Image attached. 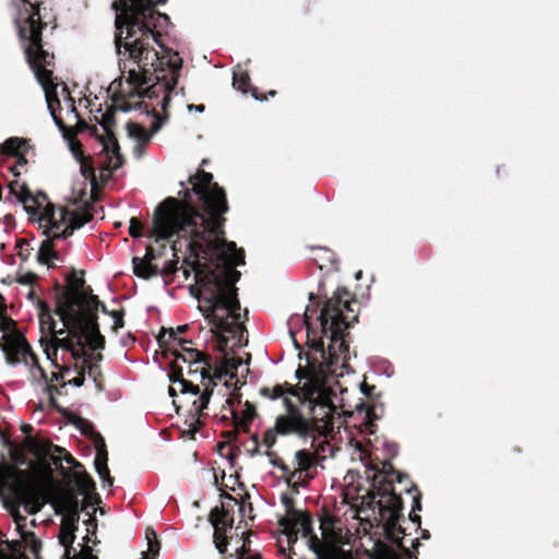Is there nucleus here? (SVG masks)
<instances>
[{
  "label": "nucleus",
  "instance_id": "nucleus-28",
  "mask_svg": "<svg viewBox=\"0 0 559 559\" xmlns=\"http://www.w3.org/2000/svg\"><path fill=\"white\" fill-rule=\"evenodd\" d=\"M239 318H241L240 314H239ZM224 319L227 320V323L229 324V326L231 329L230 331L221 330L213 322H211L209 319H206L209 321V323L213 325L211 331L216 335V338H217L216 349L218 352H225V349L228 345V337L225 336L224 333H234L236 331L245 330V326L240 322V319L235 320L233 317L229 316V313Z\"/></svg>",
  "mask_w": 559,
  "mask_h": 559
},
{
  "label": "nucleus",
  "instance_id": "nucleus-64",
  "mask_svg": "<svg viewBox=\"0 0 559 559\" xmlns=\"http://www.w3.org/2000/svg\"><path fill=\"white\" fill-rule=\"evenodd\" d=\"M84 381H85V368L80 367V369L78 371V376L74 377L73 379L69 380L67 382V384H71L74 386H82L84 384Z\"/></svg>",
  "mask_w": 559,
  "mask_h": 559
},
{
  "label": "nucleus",
  "instance_id": "nucleus-1",
  "mask_svg": "<svg viewBox=\"0 0 559 559\" xmlns=\"http://www.w3.org/2000/svg\"><path fill=\"white\" fill-rule=\"evenodd\" d=\"M213 179L211 173L198 169L188 179L191 188L179 191L180 199L167 197L163 200L153 213L151 237L155 242L169 241L175 236L188 241L189 257L183 263L192 266L198 285L191 286L190 293L199 300L198 308L205 319L221 330L230 331L227 320L216 311L224 308L235 320L239 319L236 283L241 274L236 266L245 264V251L229 242L227 249L234 253L227 263L209 267L199 261L202 253L213 249L214 239L224 238L225 214L229 211L225 189ZM180 186L185 187V183L181 181Z\"/></svg>",
  "mask_w": 559,
  "mask_h": 559
},
{
  "label": "nucleus",
  "instance_id": "nucleus-46",
  "mask_svg": "<svg viewBox=\"0 0 559 559\" xmlns=\"http://www.w3.org/2000/svg\"><path fill=\"white\" fill-rule=\"evenodd\" d=\"M362 409L366 412V420L364 424L367 426V429L369 430V432L373 433V430H372V427L374 426L373 421L379 419V417H380L377 414V405L374 403H371V404L362 403L358 407V411H362Z\"/></svg>",
  "mask_w": 559,
  "mask_h": 559
},
{
  "label": "nucleus",
  "instance_id": "nucleus-57",
  "mask_svg": "<svg viewBox=\"0 0 559 559\" xmlns=\"http://www.w3.org/2000/svg\"><path fill=\"white\" fill-rule=\"evenodd\" d=\"M110 317L114 319V325L112 331L117 332L119 329L123 328L124 325V310H111Z\"/></svg>",
  "mask_w": 559,
  "mask_h": 559
},
{
  "label": "nucleus",
  "instance_id": "nucleus-33",
  "mask_svg": "<svg viewBox=\"0 0 559 559\" xmlns=\"http://www.w3.org/2000/svg\"><path fill=\"white\" fill-rule=\"evenodd\" d=\"M28 143L25 139L10 138L0 144V154L15 157L28 151Z\"/></svg>",
  "mask_w": 559,
  "mask_h": 559
},
{
  "label": "nucleus",
  "instance_id": "nucleus-23",
  "mask_svg": "<svg viewBox=\"0 0 559 559\" xmlns=\"http://www.w3.org/2000/svg\"><path fill=\"white\" fill-rule=\"evenodd\" d=\"M80 514L72 512L71 514H64L61 522L59 543L66 548L64 556H69L73 549L72 545L75 539V531L78 530V523Z\"/></svg>",
  "mask_w": 559,
  "mask_h": 559
},
{
  "label": "nucleus",
  "instance_id": "nucleus-18",
  "mask_svg": "<svg viewBox=\"0 0 559 559\" xmlns=\"http://www.w3.org/2000/svg\"><path fill=\"white\" fill-rule=\"evenodd\" d=\"M69 420L74 424L83 435L94 436V442L97 450L96 456H95V469L99 477L103 479L105 484H107L109 487L114 485V478L110 476L109 468L107 465L108 461V453L106 450V444L104 438L98 433L94 431V428L91 423H88L86 419L71 415L69 417Z\"/></svg>",
  "mask_w": 559,
  "mask_h": 559
},
{
  "label": "nucleus",
  "instance_id": "nucleus-7",
  "mask_svg": "<svg viewBox=\"0 0 559 559\" xmlns=\"http://www.w3.org/2000/svg\"><path fill=\"white\" fill-rule=\"evenodd\" d=\"M132 98L133 97H130V91L127 95L122 91H118L117 88L115 90L111 97L112 104L107 107L100 119L95 117L96 121L104 129L105 134H99L96 126H87L85 122H82V124L90 130L91 134L97 138L99 143L103 145V151L108 155L109 163L104 169H102V173H108L107 176H109L114 170L120 168L124 162L123 156L120 153L118 140L114 132L116 127V112L118 110L127 112L133 108H140L144 104L140 100L133 105L131 102ZM102 176H104V174H102Z\"/></svg>",
  "mask_w": 559,
  "mask_h": 559
},
{
  "label": "nucleus",
  "instance_id": "nucleus-35",
  "mask_svg": "<svg viewBox=\"0 0 559 559\" xmlns=\"http://www.w3.org/2000/svg\"><path fill=\"white\" fill-rule=\"evenodd\" d=\"M402 490L406 491L407 493L412 495L413 498V506L412 511L409 513V520L413 523H417L420 525L421 519L418 514H416V511L421 510V493L417 486L415 484H411V487L404 486Z\"/></svg>",
  "mask_w": 559,
  "mask_h": 559
},
{
  "label": "nucleus",
  "instance_id": "nucleus-54",
  "mask_svg": "<svg viewBox=\"0 0 559 559\" xmlns=\"http://www.w3.org/2000/svg\"><path fill=\"white\" fill-rule=\"evenodd\" d=\"M64 557L66 559H98V557L93 554V549L87 545L83 546L80 552H74L73 556L70 554Z\"/></svg>",
  "mask_w": 559,
  "mask_h": 559
},
{
  "label": "nucleus",
  "instance_id": "nucleus-14",
  "mask_svg": "<svg viewBox=\"0 0 559 559\" xmlns=\"http://www.w3.org/2000/svg\"><path fill=\"white\" fill-rule=\"evenodd\" d=\"M2 340L1 349L5 355L8 364L15 366L23 362L26 366L36 367L40 372V377L47 379V372L40 367L36 354L22 333L19 331L5 333Z\"/></svg>",
  "mask_w": 559,
  "mask_h": 559
},
{
  "label": "nucleus",
  "instance_id": "nucleus-8",
  "mask_svg": "<svg viewBox=\"0 0 559 559\" xmlns=\"http://www.w3.org/2000/svg\"><path fill=\"white\" fill-rule=\"evenodd\" d=\"M309 300L313 304V308L307 307L305 311V323L309 329L310 320L317 313L319 307L318 296L313 293L309 294ZM348 328L345 326H321V333L324 337L330 340L328 348H324V342L322 337L316 338L310 336V331H307V343L308 345L321 354L328 372H333L334 369L340 365H344L349 358V344L346 340L349 334L346 332Z\"/></svg>",
  "mask_w": 559,
  "mask_h": 559
},
{
  "label": "nucleus",
  "instance_id": "nucleus-51",
  "mask_svg": "<svg viewBox=\"0 0 559 559\" xmlns=\"http://www.w3.org/2000/svg\"><path fill=\"white\" fill-rule=\"evenodd\" d=\"M53 454L56 456H60L61 461L64 460L68 464H72L74 468L78 471L79 468H83V464L78 462L66 449L60 448L58 445L53 447Z\"/></svg>",
  "mask_w": 559,
  "mask_h": 559
},
{
  "label": "nucleus",
  "instance_id": "nucleus-52",
  "mask_svg": "<svg viewBox=\"0 0 559 559\" xmlns=\"http://www.w3.org/2000/svg\"><path fill=\"white\" fill-rule=\"evenodd\" d=\"M338 520L325 508L322 509L320 514V530L325 531L330 527H335Z\"/></svg>",
  "mask_w": 559,
  "mask_h": 559
},
{
  "label": "nucleus",
  "instance_id": "nucleus-5",
  "mask_svg": "<svg viewBox=\"0 0 559 559\" xmlns=\"http://www.w3.org/2000/svg\"><path fill=\"white\" fill-rule=\"evenodd\" d=\"M9 193L5 201L21 203L24 210L35 216L39 223H47L50 229H55L53 238L68 239L76 229L93 219V214L87 209L70 210L60 206L56 211L55 204L49 202L45 192L33 193L26 182L14 180L8 185Z\"/></svg>",
  "mask_w": 559,
  "mask_h": 559
},
{
  "label": "nucleus",
  "instance_id": "nucleus-25",
  "mask_svg": "<svg viewBox=\"0 0 559 559\" xmlns=\"http://www.w3.org/2000/svg\"><path fill=\"white\" fill-rule=\"evenodd\" d=\"M24 445L28 452L36 455L38 459L49 457L55 465L61 463V457L53 454V444L49 441L37 439L33 436H26Z\"/></svg>",
  "mask_w": 559,
  "mask_h": 559
},
{
  "label": "nucleus",
  "instance_id": "nucleus-19",
  "mask_svg": "<svg viewBox=\"0 0 559 559\" xmlns=\"http://www.w3.org/2000/svg\"><path fill=\"white\" fill-rule=\"evenodd\" d=\"M67 286L64 288L57 282L55 289L57 293V307L64 309H75V302L82 297V288L85 285L84 271L72 270L66 276Z\"/></svg>",
  "mask_w": 559,
  "mask_h": 559
},
{
  "label": "nucleus",
  "instance_id": "nucleus-45",
  "mask_svg": "<svg viewBox=\"0 0 559 559\" xmlns=\"http://www.w3.org/2000/svg\"><path fill=\"white\" fill-rule=\"evenodd\" d=\"M80 164H81V174L82 176L88 180L92 185V187H95L97 181H96V175H95V168L93 166V163H92V158L91 157H82L80 158Z\"/></svg>",
  "mask_w": 559,
  "mask_h": 559
},
{
  "label": "nucleus",
  "instance_id": "nucleus-48",
  "mask_svg": "<svg viewBox=\"0 0 559 559\" xmlns=\"http://www.w3.org/2000/svg\"><path fill=\"white\" fill-rule=\"evenodd\" d=\"M69 352L71 353V356L73 357V359H75V360L83 359V364H87L88 360H92V359L100 360L103 357L102 354H97V355L87 354L86 350L84 349L83 344L81 346L74 344L72 346V350H69Z\"/></svg>",
  "mask_w": 559,
  "mask_h": 559
},
{
  "label": "nucleus",
  "instance_id": "nucleus-16",
  "mask_svg": "<svg viewBox=\"0 0 559 559\" xmlns=\"http://www.w3.org/2000/svg\"><path fill=\"white\" fill-rule=\"evenodd\" d=\"M282 503L285 507L286 514L280 519L278 525L282 533L286 536V543L289 547L296 544L301 532L310 533L312 516L308 511H301L295 508V499L288 495L282 496Z\"/></svg>",
  "mask_w": 559,
  "mask_h": 559
},
{
  "label": "nucleus",
  "instance_id": "nucleus-53",
  "mask_svg": "<svg viewBox=\"0 0 559 559\" xmlns=\"http://www.w3.org/2000/svg\"><path fill=\"white\" fill-rule=\"evenodd\" d=\"M264 454L270 459L273 466L280 468L282 473H288V465L274 451L269 449Z\"/></svg>",
  "mask_w": 559,
  "mask_h": 559
},
{
  "label": "nucleus",
  "instance_id": "nucleus-43",
  "mask_svg": "<svg viewBox=\"0 0 559 559\" xmlns=\"http://www.w3.org/2000/svg\"><path fill=\"white\" fill-rule=\"evenodd\" d=\"M21 539L24 543V549H28L35 559H40L41 542L37 539L35 534L33 532H22Z\"/></svg>",
  "mask_w": 559,
  "mask_h": 559
},
{
  "label": "nucleus",
  "instance_id": "nucleus-24",
  "mask_svg": "<svg viewBox=\"0 0 559 559\" xmlns=\"http://www.w3.org/2000/svg\"><path fill=\"white\" fill-rule=\"evenodd\" d=\"M242 364L241 357H228L226 355L221 359L219 364L212 362V382H209V384L215 385L214 379L221 380L225 376H229L230 379L237 378V370Z\"/></svg>",
  "mask_w": 559,
  "mask_h": 559
},
{
  "label": "nucleus",
  "instance_id": "nucleus-47",
  "mask_svg": "<svg viewBox=\"0 0 559 559\" xmlns=\"http://www.w3.org/2000/svg\"><path fill=\"white\" fill-rule=\"evenodd\" d=\"M177 243H178V241H174V243L171 246V250L174 251L175 259L167 261L166 264L164 265L163 270L159 271V274H162L165 277H170V276L175 275V273L178 271L179 259L177 255V251H178Z\"/></svg>",
  "mask_w": 559,
  "mask_h": 559
},
{
  "label": "nucleus",
  "instance_id": "nucleus-27",
  "mask_svg": "<svg viewBox=\"0 0 559 559\" xmlns=\"http://www.w3.org/2000/svg\"><path fill=\"white\" fill-rule=\"evenodd\" d=\"M188 330H189L188 324L179 325L176 329L162 328L160 333L157 336L159 346L166 350L167 348H169L168 344L170 342H176L177 345L191 344L192 342L190 340L181 338V337L177 336L178 334L186 333Z\"/></svg>",
  "mask_w": 559,
  "mask_h": 559
},
{
  "label": "nucleus",
  "instance_id": "nucleus-50",
  "mask_svg": "<svg viewBox=\"0 0 559 559\" xmlns=\"http://www.w3.org/2000/svg\"><path fill=\"white\" fill-rule=\"evenodd\" d=\"M151 534H152L153 538H151L148 532L146 534V538H147V542H148L147 543L148 544V550H147V554L145 555L144 559H155V557L158 555L159 549H160V544L157 540V536H156L155 532L152 531Z\"/></svg>",
  "mask_w": 559,
  "mask_h": 559
},
{
  "label": "nucleus",
  "instance_id": "nucleus-37",
  "mask_svg": "<svg viewBox=\"0 0 559 559\" xmlns=\"http://www.w3.org/2000/svg\"><path fill=\"white\" fill-rule=\"evenodd\" d=\"M75 483L79 491L82 495H87L95 490V481L91 477V475L83 468H79L75 474Z\"/></svg>",
  "mask_w": 559,
  "mask_h": 559
},
{
  "label": "nucleus",
  "instance_id": "nucleus-15",
  "mask_svg": "<svg viewBox=\"0 0 559 559\" xmlns=\"http://www.w3.org/2000/svg\"><path fill=\"white\" fill-rule=\"evenodd\" d=\"M222 497L233 503H222L221 507L213 508L210 512L209 521L214 527L213 542L215 547L221 555H225L229 544L227 531L233 528L234 507L238 504V500L227 492H223Z\"/></svg>",
  "mask_w": 559,
  "mask_h": 559
},
{
  "label": "nucleus",
  "instance_id": "nucleus-61",
  "mask_svg": "<svg viewBox=\"0 0 559 559\" xmlns=\"http://www.w3.org/2000/svg\"><path fill=\"white\" fill-rule=\"evenodd\" d=\"M17 247L20 248V252H19L20 257L23 260L27 259L29 257V254H31V248H29L31 243H29V241L27 239H24V238L20 239L17 241Z\"/></svg>",
  "mask_w": 559,
  "mask_h": 559
},
{
  "label": "nucleus",
  "instance_id": "nucleus-4",
  "mask_svg": "<svg viewBox=\"0 0 559 559\" xmlns=\"http://www.w3.org/2000/svg\"><path fill=\"white\" fill-rule=\"evenodd\" d=\"M10 4L15 10L14 24L20 40L23 43L26 60L46 91L47 105L51 116H58L55 105L60 107V100L57 94L50 91L56 88V84L52 81V70L48 69L55 64V55L44 49L43 43V29L47 26L39 14L43 2L40 0H10Z\"/></svg>",
  "mask_w": 559,
  "mask_h": 559
},
{
  "label": "nucleus",
  "instance_id": "nucleus-30",
  "mask_svg": "<svg viewBox=\"0 0 559 559\" xmlns=\"http://www.w3.org/2000/svg\"><path fill=\"white\" fill-rule=\"evenodd\" d=\"M233 86L242 93H247L251 90V95L258 100H266L267 97L264 94H260L257 87L250 86V76L246 71L235 72L233 76Z\"/></svg>",
  "mask_w": 559,
  "mask_h": 559
},
{
  "label": "nucleus",
  "instance_id": "nucleus-39",
  "mask_svg": "<svg viewBox=\"0 0 559 559\" xmlns=\"http://www.w3.org/2000/svg\"><path fill=\"white\" fill-rule=\"evenodd\" d=\"M371 559H404L393 547L383 542L374 544Z\"/></svg>",
  "mask_w": 559,
  "mask_h": 559
},
{
  "label": "nucleus",
  "instance_id": "nucleus-20",
  "mask_svg": "<svg viewBox=\"0 0 559 559\" xmlns=\"http://www.w3.org/2000/svg\"><path fill=\"white\" fill-rule=\"evenodd\" d=\"M51 498L56 512L62 515L71 514L72 512L80 514L83 510L80 507L76 493L71 488L59 486L51 491Z\"/></svg>",
  "mask_w": 559,
  "mask_h": 559
},
{
  "label": "nucleus",
  "instance_id": "nucleus-38",
  "mask_svg": "<svg viewBox=\"0 0 559 559\" xmlns=\"http://www.w3.org/2000/svg\"><path fill=\"white\" fill-rule=\"evenodd\" d=\"M295 460L298 468L310 473L311 468L316 467L317 455L309 450L302 449L296 452Z\"/></svg>",
  "mask_w": 559,
  "mask_h": 559
},
{
  "label": "nucleus",
  "instance_id": "nucleus-6",
  "mask_svg": "<svg viewBox=\"0 0 559 559\" xmlns=\"http://www.w3.org/2000/svg\"><path fill=\"white\" fill-rule=\"evenodd\" d=\"M180 350L175 348H167L166 356H174V360L169 364V380L173 383H178L180 388V392L182 394H190L192 397L191 405L192 408L190 411L192 415V421L189 425V428L183 431L185 436H188L190 439H194L195 433L203 426L201 417L204 416V409L207 407L213 388H209V384L205 386L204 391L201 393L198 384L193 382V380H186L183 378V364L186 365H201V380H209L212 382L211 373H212V356L201 352L195 348L186 347V344L178 345Z\"/></svg>",
  "mask_w": 559,
  "mask_h": 559
},
{
  "label": "nucleus",
  "instance_id": "nucleus-58",
  "mask_svg": "<svg viewBox=\"0 0 559 559\" xmlns=\"http://www.w3.org/2000/svg\"><path fill=\"white\" fill-rule=\"evenodd\" d=\"M239 416L246 419L247 421H253V419L257 417L255 406L247 401L245 403V408L242 409Z\"/></svg>",
  "mask_w": 559,
  "mask_h": 559
},
{
  "label": "nucleus",
  "instance_id": "nucleus-3",
  "mask_svg": "<svg viewBox=\"0 0 559 559\" xmlns=\"http://www.w3.org/2000/svg\"><path fill=\"white\" fill-rule=\"evenodd\" d=\"M370 469L374 474L368 478L371 480V489L361 497L360 503L356 506V512L370 516L372 513L377 522L383 523L384 536L388 540L396 545L405 556H411L408 547L403 544V537H397L396 532L405 534L404 528L400 525L403 519V500L401 493L394 489V483L411 487L412 480L405 473L399 472L393 464L384 460L381 466L372 465Z\"/></svg>",
  "mask_w": 559,
  "mask_h": 559
},
{
  "label": "nucleus",
  "instance_id": "nucleus-31",
  "mask_svg": "<svg viewBox=\"0 0 559 559\" xmlns=\"http://www.w3.org/2000/svg\"><path fill=\"white\" fill-rule=\"evenodd\" d=\"M132 264L133 273L140 278L148 280L159 274L158 266L143 258L134 257L132 259Z\"/></svg>",
  "mask_w": 559,
  "mask_h": 559
},
{
  "label": "nucleus",
  "instance_id": "nucleus-21",
  "mask_svg": "<svg viewBox=\"0 0 559 559\" xmlns=\"http://www.w3.org/2000/svg\"><path fill=\"white\" fill-rule=\"evenodd\" d=\"M178 81V73L174 74L171 78V82H166L164 84L154 83L147 88H143V86L139 90L130 91V97H138V98H154L157 97L159 92L164 93V97L162 100V109L164 111L165 117H167V107L170 103V92L175 88Z\"/></svg>",
  "mask_w": 559,
  "mask_h": 559
},
{
  "label": "nucleus",
  "instance_id": "nucleus-62",
  "mask_svg": "<svg viewBox=\"0 0 559 559\" xmlns=\"http://www.w3.org/2000/svg\"><path fill=\"white\" fill-rule=\"evenodd\" d=\"M151 112H152V115L155 118V120L153 121V123H152V126L150 128V131H148V133L152 136L153 134H155V133H157L159 131V129L162 128V124H163V120L159 117V115L157 114V111L155 110V108H152Z\"/></svg>",
  "mask_w": 559,
  "mask_h": 559
},
{
  "label": "nucleus",
  "instance_id": "nucleus-11",
  "mask_svg": "<svg viewBox=\"0 0 559 559\" xmlns=\"http://www.w3.org/2000/svg\"><path fill=\"white\" fill-rule=\"evenodd\" d=\"M359 307L357 298L345 287H338L331 298L324 302L319 320L324 326L350 328L358 321V313L355 308Z\"/></svg>",
  "mask_w": 559,
  "mask_h": 559
},
{
  "label": "nucleus",
  "instance_id": "nucleus-17",
  "mask_svg": "<svg viewBox=\"0 0 559 559\" xmlns=\"http://www.w3.org/2000/svg\"><path fill=\"white\" fill-rule=\"evenodd\" d=\"M287 413L276 418V431L278 435H297L299 437L313 436L314 424L305 417L301 411L288 397H284Z\"/></svg>",
  "mask_w": 559,
  "mask_h": 559
},
{
  "label": "nucleus",
  "instance_id": "nucleus-10",
  "mask_svg": "<svg viewBox=\"0 0 559 559\" xmlns=\"http://www.w3.org/2000/svg\"><path fill=\"white\" fill-rule=\"evenodd\" d=\"M56 313L63 323L66 331H69L70 337L79 346L86 341L87 346L93 349L105 348V336L100 333L98 316H85L82 312H75V309L56 308Z\"/></svg>",
  "mask_w": 559,
  "mask_h": 559
},
{
  "label": "nucleus",
  "instance_id": "nucleus-40",
  "mask_svg": "<svg viewBox=\"0 0 559 559\" xmlns=\"http://www.w3.org/2000/svg\"><path fill=\"white\" fill-rule=\"evenodd\" d=\"M251 531H247L242 533V545L236 549V558L237 559H261V555L258 552L252 554L250 548V539Z\"/></svg>",
  "mask_w": 559,
  "mask_h": 559
},
{
  "label": "nucleus",
  "instance_id": "nucleus-42",
  "mask_svg": "<svg viewBox=\"0 0 559 559\" xmlns=\"http://www.w3.org/2000/svg\"><path fill=\"white\" fill-rule=\"evenodd\" d=\"M127 131L128 135L135 139L138 142L148 143L151 141V134L148 131L138 122H128Z\"/></svg>",
  "mask_w": 559,
  "mask_h": 559
},
{
  "label": "nucleus",
  "instance_id": "nucleus-36",
  "mask_svg": "<svg viewBox=\"0 0 559 559\" xmlns=\"http://www.w3.org/2000/svg\"><path fill=\"white\" fill-rule=\"evenodd\" d=\"M51 350L46 348V354L48 359L56 360L57 359V350L58 348H63L66 350H72V346L75 344L72 337H58L59 334H51Z\"/></svg>",
  "mask_w": 559,
  "mask_h": 559
},
{
  "label": "nucleus",
  "instance_id": "nucleus-13",
  "mask_svg": "<svg viewBox=\"0 0 559 559\" xmlns=\"http://www.w3.org/2000/svg\"><path fill=\"white\" fill-rule=\"evenodd\" d=\"M299 535L307 539V545L316 555V559H354L350 551L341 547L342 534L336 527L321 531V537H318L311 523L310 533L301 532Z\"/></svg>",
  "mask_w": 559,
  "mask_h": 559
},
{
  "label": "nucleus",
  "instance_id": "nucleus-34",
  "mask_svg": "<svg viewBox=\"0 0 559 559\" xmlns=\"http://www.w3.org/2000/svg\"><path fill=\"white\" fill-rule=\"evenodd\" d=\"M39 323L40 329L45 330L47 329L50 334H64L66 330L60 329L56 330V321L53 320L51 316V311L49 306L45 302L39 300Z\"/></svg>",
  "mask_w": 559,
  "mask_h": 559
},
{
  "label": "nucleus",
  "instance_id": "nucleus-44",
  "mask_svg": "<svg viewBox=\"0 0 559 559\" xmlns=\"http://www.w3.org/2000/svg\"><path fill=\"white\" fill-rule=\"evenodd\" d=\"M7 549L11 552L12 558L3 555L4 559H29L24 552V543L23 540H4L2 542Z\"/></svg>",
  "mask_w": 559,
  "mask_h": 559
},
{
  "label": "nucleus",
  "instance_id": "nucleus-9",
  "mask_svg": "<svg viewBox=\"0 0 559 559\" xmlns=\"http://www.w3.org/2000/svg\"><path fill=\"white\" fill-rule=\"evenodd\" d=\"M0 488L8 489L16 504H22L29 514L39 512L47 502V492L35 484L27 471L17 467H10L0 475Z\"/></svg>",
  "mask_w": 559,
  "mask_h": 559
},
{
  "label": "nucleus",
  "instance_id": "nucleus-55",
  "mask_svg": "<svg viewBox=\"0 0 559 559\" xmlns=\"http://www.w3.org/2000/svg\"><path fill=\"white\" fill-rule=\"evenodd\" d=\"M276 435H278V432L276 431V424H275L273 428H269L267 430H265V432L263 435L262 443L267 449H271L276 443V440H277Z\"/></svg>",
  "mask_w": 559,
  "mask_h": 559
},
{
  "label": "nucleus",
  "instance_id": "nucleus-63",
  "mask_svg": "<svg viewBox=\"0 0 559 559\" xmlns=\"http://www.w3.org/2000/svg\"><path fill=\"white\" fill-rule=\"evenodd\" d=\"M251 448H248L247 449V453L250 455V456H255L258 454H260V441H259V437L257 433L252 435L251 436Z\"/></svg>",
  "mask_w": 559,
  "mask_h": 559
},
{
  "label": "nucleus",
  "instance_id": "nucleus-59",
  "mask_svg": "<svg viewBox=\"0 0 559 559\" xmlns=\"http://www.w3.org/2000/svg\"><path fill=\"white\" fill-rule=\"evenodd\" d=\"M53 364L57 368L60 369V372H52L50 377L47 376V379H44L47 383L62 382L63 381V372L69 371L68 367H60L56 360Z\"/></svg>",
  "mask_w": 559,
  "mask_h": 559
},
{
  "label": "nucleus",
  "instance_id": "nucleus-41",
  "mask_svg": "<svg viewBox=\"0 0 559 559\" xmlns=\"http://www.w3.org/2000/svg\"><path fill=\"white\" fill-rule=\"evenodd\" d=\"M226 403L231 408L230 409V414H231V417H233V426L236 429H238V432H240V431L249 432L250 431V426H251L252 421H247L246 419L240 417L239 414L234 409L235 394H233L230 397H228L226 400Z\"/></svg>",
  "mask_w": 559,
  "mask_h": 559
},
{
  "label": "nucleus",
  "instance_id": "nucleus-2",
  "mask_svg": "<svg viewBox=\"0 0 559 559\" xmlns=\"http://www.w3.org/2000/svg\"><path fill=\"white\" fill-rule=\"evenodd\" d=\"M121 13L116 17V47L119 53L124 48L132 63L138 69L128 71L127 82L130 91L139 90L153 80L159 82L164 76L159 72L167 66L173 74H177L182 60L177 52L166 49L159 43L160 33L155 31L156 21L168 16L154 9L150 0L128 2L120 1L117 10Z\"/></svg>",
  "mask_w": 559,
  "mask_h": 559
},
{
  "label": "nucleus",
  "instance_id": "nucleus-12",
  "mask_svg": "<svg viewBox=\"0 0 559 559\" xmlns=\"http://www.w3.org/2000/svg\"><path fill=\"white\" fill-rule=\"evenodd\" d=\"M331 389H309L305 392V402L309 409V421L314 424L313 436H329L334 429V415L336 406L333 402Z\"/></svg>",
  "mask_w": 559,
  "mask_h": 559
},
{
  "label": "nucleus",
  "instance_id": "nucleus-56",
  "mask_svg": "<svg viewBox=\"0 0 559 559\" xmlns=\"http://www.w3.org/2000/svg\"><path fill=\"white\" fill-rule=\"evenodd\" d=\"M143 224L136 217L130 219L129 235L132 238H139L142 236Z\"/></svg>",
  "mask_w": 559,
  "mask_h": 559
},
{
  "label": "nucleus",
  "instance_id": "nucleus-29",
  "mask_svg": "<svg viewBox=\"0 0 559 559\" xmlns=\"http://www.w3.org/2000/svg\"><path fill=\"white\" fill-rule=\"evenodd\" d=\"M283 476L286 478L288 486L295 493L299 492L300 487L308 486L310 479L313 478L312 474L307 471H301V468L298 467L293 471L288 467V473H283Z\"/></svg>",
  "mask_w": 559,
  "mask_h": 559
},
{
  "label": "nucleus",
  "instance_id": "nucleus-60",
  "mask_svg": "<svg viewBox=\"0 0 559 559\" xmlns=\"http://www.w3.org/2000/svg\"><path fill=\"white\" fill-rule=\"evenodd\" d=\"M38 280V275L34 272H25L24 274H21L17 278V282L22 285H34Z\"/></svg>",
  "mask_w": 559,
  "mask_h": 559
},
{
  "label": "nucleus",
  "instance_id": "nucleus-32",
  "mask_svg": "<svg viewBox=\"0 0 559 559\" xmlns=\"http://www.w3.org/2000/svg\"><path fill=\"white\" fill-rule=\"evenodd\" d=\"M259 392L261 396L273 401L283 397L285 394L298 395L297 389L288 382L276 384L273 388L262 386Z\"/></svg>",
  "mask_w": 559,
  "mask_h": 559
},
{
  "label": "nucleus",
  "instance_id": "nucleus-22",
  "mask_svg": "<svg viewBox=\"0 0 559 559\" xmlns=\"http://www.w3.org/2000/svg\"><path fill=\"white\" fill-rule=\"evenodd\" d=\"M41 227H45L44 234L47 236L45 240L41 241L40 247L37 251V261L40 264L47 265L49 269L55 267V261H61L60 253L55 248V240H60L61 238H53L55 229H50L47 223H39Z\"/></svg>",
  "mask_w": 559,
  "mask_h": 559
},
{
  "label": "nucleus",
  "instance_id": "nucleus-26",
  "mask_svg": "<svg viewBox=\"0 0 559 559\" xmlns=\"http://www.w3.org/2000/svg\"><path fill=\"white\" fill-rule=\"evenodd\" d=\"M100 300L93 294L91 286L83 285L82 297L75 302V312H82L85 316H98Z\"/></svg>",
  "mask_w": 559,
  "mask_h": 559
},
{
  "label": "nucleus",
  "instance_id": "nucleus-49",
  "mask_svg": "<svg viewBox=\"0 0 559 559\" xmlns=\"http://www.w3.org/2000/svg\"><path fill=\"white\" fill-rule=\"evenodd\" d=\"M26 153H27V152H23V153H21L20 155L15 156V157H14V158H15V164H14V165H12V166H9V167H8V168H9V170H10V171L13 174V176L15 177V178L12 180V182H13L14 180H17L19 182H21V181H20V179H19V177L21 176L20 168L25 167V166L27 165V163H28V162H27V158H26ZM10 183H11V181L9 182V185H10Z\"/></svg>",
  "mask_w": 559,
  "mask_h": 559
}]
</instances>
